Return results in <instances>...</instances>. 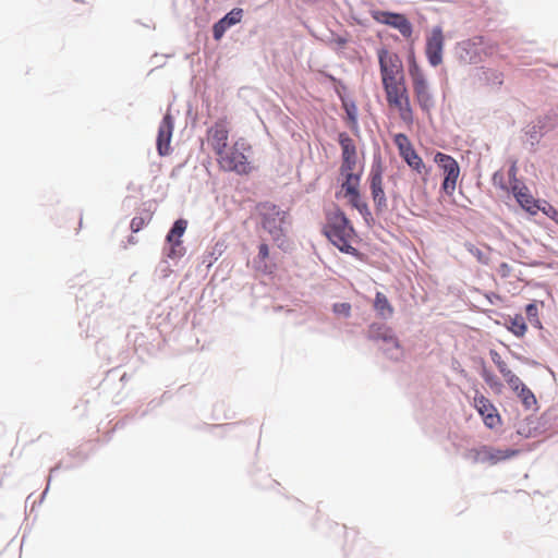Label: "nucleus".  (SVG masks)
I'll return each mask as SVG.
<instances>
[{
    "mask_svg": "<svg viewBox=\"0 0 558 558\" xmlns=\"http://www.w3.org/2000/svg\"><path fill=\"white\" fill-rule=\"evenodd\" d=\"M324 233L341 252L357 255V250L351 245L356 236L355 230L345 214L340 209L337 208L328 213Z\"/></svg>",
    "mask_w": 558,
    "mask_h": 558,
    "instance_id": "1",
    "label": "nucleus"
},
{
    "mask_svg": "<svg viewBox=\"0 0 558 558\" xmlns=\"http://www.w3.org/2000/svg\"><path fill=\"white\" fill-rule=\"evenodd\" d=\"M408 74L417 106L424 113L429 114L435 107V97L427 74L418 63L414 52H411L408 57Z\"/></svg>",
    "mask_w": 558,
    "mask_h": 558,
    "instance_id": "2",
    "label": "nucleus"
},
{
    "mask_svg": "<svg viewBox=\"0 0 558 558\" xmlns=\"http://www.w3.org/2000/svg\"><path fill=\"white\" fill-rule=\"evenodd\" d=\"M379 75L383 89L402 85L407 81L401 58L385 47L377 49Z\"/></svg>",
    "mask_w": 558,
    "mask_h": 558,
    "instance_id": "3",
    "label": "nucleus"
},
{
    "mask_svg": "<svg viewBox=\"0 0 558 558\" xmlns=\"http://www.w3.org/2000/svg\"><path fill=\"white\" fill-rule=\"evenodd\" d=\"M251 146L244 138H238L228 146L227 149L216 158L220 169L238 174H246L251 171L248 153Z\"/></svg>",
    "mask_w": 558,
    "mask_h": 558,
    "instance_id": "4",
    "label": "nucleus"
},
{
    "mask_svg": "<svg viewBox=\"0 0 558 558\" xmlns=\"http://www.w3.org/2000/svg\"><path fill=\"white\" fill-rule=\"evenodd\" d=\"M384 93L388 107L397 110L400 120L407 126L411 128L414 123V110L411 104L407 81L403 82L402 85L384 89Z\"/></svg>",
    "mask_w": 558,
    "mask_h": 558,
    "instance_id": "5",
    "label": "nucleus"
},
{
    "mask_svg": "<svg viewBox=\"0 0 558 558\" xmlns=\"http://www.w3.org/2000/svg\"><path fill=\"white\" fill-rule=\"evenodd\" d=\"M257 208L262 217L263 228L269 232L274 241H280L284 235L283 226L286 223L288 213L281 210L278 206L271 203H262Z\"/></svg>",
    "mask_w": 558,
    "mask_h": 558,
    "instance_id": "6",
    "label": "nucleus"
},
{
    "mask_svg": "<svg viewBox=\"0 0 558 558\" xmlns=\"http://www.w3.org/2000/svg\"><path fill=\"white\" fill-rule=\"evenodd\" d=\"M230 134V121L227 117L219 118L206 131V144L215 154L216 158L220 156L229 146L228 140Z\"/></svg>",
    "mask_w": 558,
    "mask_h": 558,
    "instance_id": "7",
    "label": "nucleus"
},
{
    "mask_svg": "<svg viewBox=\"0 0 558 558\" xmlns=\"http://www.w3.org/2000/svg\"><path fill=\"white\" fill-rule=\"evenodd\" d=\"M434 160L441 168L445 174L441 189L447 195L450 196L453 194L457 186V181L460 174L459 165L453 157L444 153H437L434 157Z\"/></svg>",
    "mask_w": 558,
    "mask_h": 558,
    "instance_id": "8",
    "label": "nucleus"
},
{
    "mask_svg": "<svg viewBox=\"0 0 558 558\" xmlns=\"http://www.w3.org/2000/svg\"><path fill=\"white\" fill-rule=\"evenodd\" d=\"M372 19L380 24L388 25L399 31L405 39L411 38L413 34V26L405 15L383 10H372Z\"/></svg>",
    "mask_w": 558,
    "mask_h": 558,
    "instance_id": "9",
    "label": "nucleus"
},
{
    "mask_svg": "<svg viewBox=\"0 0 558 558\" xmlns=\"http://www.w3.org/2000/svg\"><path fill=\"white\" fill-rule=\"evenodd\" d=\"M445 36L441 27H434L426 38L425 56L428 63L436 68L442 63Z\"/></svg>",
    "mask_w": 558,
    "mask_h": 558,
    "instance_id": "10",
    "label": "nucleus"
},
{
    "mask_svg": "<svg viewBox=\"0 0 558 558\" xmlns=\"http://www.w3.org/2000/svg\"><path fill=\"white\" fill-rule=\"evenodd\" d=\"M393 143L398 147L400 156L404 161L417 173H422L425 170V165L422 158L416 154L409 137L399 133L393 136Z\"/></svg>",
    "mask_w": 558,
    "mask_h": 558,
    "instance_id": "11",
    "label": "nucleus"
},
{
    "mask_svg": "<svg viewBox=\"0 0 558 558\" xmlns=\"http://www.w3.org/2000/svg\"><path fill=\"white\" fill-rule=\"evenodd\" d=\"M371 194L377 210L387 208V198L383 186V167L380 163L373 165L369 173Z\"/></svg>",
    "mask_w": 558,
    "mask_h": 558,
    "instance_id": "12",
    "label": "nucleus"
},
{
    "mask_svg": "<svg viewBox=\"0 0 558 558\" xmlns=\"http://www.w3.org/2000/svg\"><path fill=\"white\" fill-rule=\"evenodd\" d=\"M474 407L478 414L483 417L484 424L488 428H495L501 424L500 415L495 405L483 395L474 397Z\"/></svg>",
    "mask_w": 558,
    "mask_h": 558,
    "instance_id": "13",
    "label": "nucleus"
},
{
    "mask_svg": "<svg viewBox=\"0 0 558 558\" xmlns=\"http://www.w3.org/2000/svg\"><path fill=\"white\" fill-rule=\"evenodd\" d=\"M174 121L170 112L166 113L159 124L157 135V150L160 156H166L170 153V142L173 133Z\"/></svg>",
    "mask_w": 558,
    "mask_h": 558,
    "instance_id": "14",
    "label": "nucleus"
},
{
    "mask_svg": "<svg viewBox=\"0 0 558 558\" xmlns=\"http://www.w3.org/2000/svg\"><path fill=\"white\" fill-rule=\"evenodd\" d=\"M513 196L515 197L519 205L527 213L535 215L538 209V201H536L530 193L527 186L520 181H515L510 187Z\"/></svg>",
    "mask_w": 558,
    "mask_h": 558,
    "instance_id": "15",
    "label": "nucleus"
},
{
    "mask_svg": "<svg viewBox=\"0 0 558 558\" xmlns=\"http://www.w3.org/2000/svg\"><path fill=\"white\" fill-rule=\"evenodd\" d=\"M187 228V221L184 219H178L171 230L169 231L167 235V242L170 244L171 248L168 254L169 257H175L179 255H182V241L181 236L184 234L185 230Z\"/></svg>",
    "mask_w": 558,
    "mask_h": 558,
    "instance_id": "16",
    "label": "nucleus"
},
{
    "mask_svg": "<svg viewBox=\"0 0 558 558\" xmlns=\"http://www.w3.org/2000/svg\"><path fill=\"white\" fill-rule=\"evenodd\" d=\"M243 17V10L240 8L232 9L221 20L213 26V36L216 40H220L225 33L233 25L241 22Z\"/></svg>",
    "mask_w": 558,
    "mask_h": 558,
    "instance_id": "17",
    "label": "nucleus"
},
{
    "mask_svg": "<svg viewBox=\"0 0 558 558\" xmlns=\"http://www.w3.org/2000/svg\"><path fill=\"white\" fill-rule=\"evenodd\" d=\"M518 453V450L513 449H498L493 447L483 446L477 451V458L482 462H488L490 464H496L500 461L510 459Z\"/></svg>",
    "mask_w": 558,
    "mask_h": 558,
    "instance_id": "18",
    "label": "nucleus"
},
{
    "mask_svg": "<svg viewBox=\"0 0 558 558\" xmlns=\"http://www.w3.org/2000/svg\"><path fill=\"white\" fill-rule=\"evenodd\" d=\"M368 338L372 340H383L395 348H399V340L393 335L392 329L384 324H372L367 331Z\"/></svg>",
    "mask_w": 558,
    "mask_h": 558,
    "instance_id": "19",
    "label": "nucleus"
},
{
    "mask_svg": "<svg viewBox=\"0 0 558 558\" xmlns=\"http://www.w3.org/2000/svg\"><path fill=\"white\" fill-rule=\"evenodd\" d=\"M484 45L483 37H474L461 44V58L469 63H476L481 60L480 50Z\"/></svg>",
    "mask_w": 558,
    "mask_h": 558,
    "instance_id": "20",
    "label": "nucleus"
},
{
    "mask_svg": "<svg viewBox=\"0 0 558 558\" xmlns=\"http://www.w3.org/2000/svg\"><path fill=\"white\" fill-rule=\"evenodd\" d=\"M338 142L341 147V160H357V150L354 141L349 134L342 132L338 136Z\"/></svg>",
    "mask_w": 558,
    "mask_h": 558,
    "instance_id": "21",
    "label": "nucleus"
},
{
    "mask_svg": "<svg viewBox=\"0 0 558 558\" xmlns=\"http://www.w3.org/2000/svg\"><path fill=\"white\" fill-rule=\"evenodd\" d=\"M374 310L378 314V316L383 318H389L393 315V307L390 304L387 296L381 293L377 292L374 300Z\"/></svg>",
    "mask_w": 558,
    "mask_h": 558,
    "instance_id": "22",
    "label": "nucleus"
},
{
    "mask_svg": "<svg viewBox=\"0 0 558 558\" xmlns=\"http://www.w3.org/2000/svg\"><path fill=\"white\" fill-rule=\"evenodd\" d=\"M344 180L341 184V191L343 195L347 196L349 194H354V192L360 189L361 173L360 174H349V177H343Z\"/></svg>",
    "mask_w": 558,
    "mask_h": 558,
    "instance_id": "23",
    "label": "nucleus"
},
{
    "mask_svg": "<svg viewBox=\"0 0 558 558\" xmlns=\"http://www.w3.org/2000/svg\"><path fill=\"white\" fill-rule=\"evenodd\" d=\"M508 329L517 337H523L527 329L523 316L515 315L514 317H511L509 319Z\"/></svg>",
    "mask_w": 558,
    "mask_h": 558,
    "instance_id": "24",
    "label": "nucleus"
},
{
    "mask_svg": "<svg viewBox=\"0 0 558 558\" xmlns=\"http://www.w3.org/2000/svg\"><path fill=\"white\" fill-rule=\"evenodd\" d=\"M362 174V170L357 169V160H341L340 174L349 177V174Z\"/></svg>",
    "mask_w": 558,
    "mask_h": 558,
    "instance_id": "25",
    "label": "nucleus"
},
{
    "mask_svg": "<svg viewBox=\"0 0 558 558\" xmlns=\"http://www.w3.org/2000/svg\"><path fill=\"white\" fill-rule=\"evenodd\" d=\"M515 393L526 408H531L536 403L535 396L525 385H523L519 391H515Z\"/></svg>",
    "mask_w": 558,
    "mask_h": 558,
    "instance_id": "26",
    "label": "nucleus"
},
{
    "mask_svg": "<svg viewBox=\"0 0 558 558\" xmlns=\"http://www.w3.org/2000/svg\"><path fill=\"white\" fill-rule=\"evenodd\" d=\"M344 197L348 198L350 205L356 208L361 214L367 211V204L362 199L360 190Z\"/></svg>",
    "mask_w": 558,
    "mask_h": 558,
    "instance_id": "27",
    "label": "nucleus"
},
{
    "mask_svg": "<svg viewBox=\"0 0 558 558\" xmlns=\"http://www.w3.org/2000/svg\"><path fill=\"white\" fill-rule=\"evenodd\" d=\"M151 220V214L149 213H146L145 215H141V216H135L132 220H131V230L133 232H138L141 231L147 223H149V221Z\"/></svg>",
    "mask_w": 558,
    "mask_h": 558,
    "instance_id": "28",
    "label": "nucleus"
},
{
    "mask_svg": "<svg viewBox=\"0 0 558 558\" xmlns=\"http://www.w3.org/2000/svg\"><path fill=\"white\" fill-rule=\"evenodd\" d=\"M490 357L502 376L509 375L511 369L508 367L507 363L501 359L500 354L497 351L492 350Z\"/></svg>",
    "mask_w": 558,
    "mask_h": 558,
    "instance_id": "29",
    "label": "nucleus"
},
{
    "mask_svg": "<svg viewBox=\"0 0 558 558\" xmlns=\"http://www.w3.org/2000/svg\"><path fill=\"white\" fill-rule=\"evenodd\" d=\"M348 123L351 129L357 128L356 107L354 105H344Z\"/></svg>",
    "mask_w": 558,
    "mask_h": 558,
    "instance_id": "30",
    "label": "nucleus"
},
{
    "mask_svg": "<svg viewBox=\"0 0 558 558\" xmlns=\"http://www.w3.org/2000/svg\"><path fill=\"white\" fill-rule=\"evenodd\" d=\"M482 377L484 378L485 383L493 389H500L501 384L498 380V378L489 371L483 369Z\"/></svg>",
    "mask_w": 558,
    "mask_h": 558,
    "instance_id": "31",
    "label": "nucleus"
},
{
    "mask_svg": "<svg viewBox=\"0 0 558 558\" xmlns=\"http://www.w3.org/2000/svg\"><path fill=\"white\" fill-rule=\"evenodd\" d=\"M504 378L506 379L509 387L515 392L519 391V389L524 385L521 379L514 375L512 372L509 373V375H505Z\"/></svg>",
    "mask_w": 558,
    "mask_h": 558,
    "instance_id": "32",
    "label": "nucleus"
},
{
    "mask_svg": "<svg viewBox=\"0 0 558 558\" xmlns=\"http://www.w3.org/2000/svg\"><path fill=\"white\" fill-rule=\"evenodd\" d=\"M538 210H542L547 217L553 219L558 225V210L554 206L547 202H544V206H539Z\"/></svg>",
    "mask_w": 558,
    "mask_h": 558,
    "instance_id": "33",
    "label": "nucleus"
},
{
    "mask_svg": "<svg viewBox=\"0 0 558 558\" xmlns=\"http://www.w3.org/2000/svg\"><path fill=\"white\" fill-rule=\"evenodd\" d=\"M493 183L495 186H498L504 191H511L510 187L506 184L505 175L501 171H497L494 173Z\"/></svg>",
    "mask_w": 558,
    "mask_h": 558,
    "instance_id": "34",
    "label": "nucleus"
},
{
    "mask_svg": "<svg viewBox=\"0 0 558 558\" xmlns=\"http://www.w3.org/2000/svg\"><path fill=\"white\" fill-rule=\"evenodd\" d=\"M333 312L337 315L349 317L351 315V305L349 303H336L333 304Z\"/></svg>",
    "mask_w": 558,
    "mask_h": 558,
    "instance_id": "35",
    "label": "nucleus"
},
{
    "mask_svg": "<svg viewBox=\"0 0 558 558\" xmlns=\"http://www.w3.org/2000/svg\"><path fill=\"white\" fill-rule=\"evenodd\" d=\"M517 173H518L517 162L512 161V163H511V166L509 168V171H508V177H509V180H510V186L512 184H515V181H519L517 179Z\"/></svg>",
    "mask_w": 558,
    "mask_h": 558,
    "instance_id": "36",
    "label": "nucleus"
},
{
    "mask_svg": "<svg viewBox=\"0 0 558 558\" xmlns=\"http://www.w3.org/2000/svg\"><path fill=\"white\" fill-rule=\"evenodd\" d=\"M512 271V268L509 264L507 263H501L498 268H497V272L499 276L506 278V277H509L510 274Z\"/></svg>",
    "mask_w": 558,
    "mask_h": 558,
    "instance_id": "37",
    "label": "nucleus"
},
{
    "mask_svg": "<svg viewBox=\"0 0 558 558\" xmlns=\"http://www.w3.org/2000/svg\"><path fill=\"white\" fill-rule=\"evenodd\" d=\"M269 256V247L266 243H262L259 246H258V259L264 262L265 259H267Z\"/></svg>",
    "mask_w": 558,
    "mask_h": 558,
    "instance_id": "38",
    "label": "nucleus"
},
{
    "mask_svg": "<svg viewBox=\"0 0 558 558\" xmlns=\"http://www.w3.org/2000/svg\"><path fill=\"white\" fill-rule=\"evenodd\" d=\"M526 315L529 317H536L537 316V307L534 303H531L526 305L525 307Z\"/></svg>",
    "mask_w": 558,
    "mask_h": 558,
    "instance_id": "39",
    "label": "nucleus"
},
{
    "mask_svg": "<svg viewBox=\"0 0 558 558\" xmlns=\"http://www.w3.org/2000/svg\"><path fill=\"white\" fill-rule=\"evenodd\" d=\"M335 40H336V43H337L338 45H340V46H344V45H347V43H348V40H347L345 38H343V37H338V38H336Z\"/></svg>",
    "mask_w": 558,
    "mask_h": 558,
    "instance_id": "40",
    "label": "nucleus"
}]
</instances>
